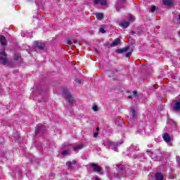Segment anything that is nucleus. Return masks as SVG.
Masks as SVG:
<instances>
[{"label":"nucleus","instance_id":"nucleus-34","mask_svg":"<svg viewBox=\"0 0 180 180\" xmlns=\"http://www.w3.org/2000/svg\"><path fill=\"white\" fill-rule=\"evenodd\" d=\"M95 180H99V179L98 177H96Z\"/></svg>","mask_w":180,"mask_h":180},{"label":"nucleus","instance_id":"nucleus-10","mask_svg":"<svg viewBox=\"0 0 180 180\" xmlns=\"http://www.w3.org/2000/svg\"><path fill=\"white\" fill-rule=\"evenodd\" d=\"M0 43L1 46H6V38L4 35L0 36Z\"/></svg>","mask_w":180,"mask_h":180},{"label":"nucleus","instance_id":"nucleus-19","mask_svg":"<svg viewBox=\"0 0 180 180\" xmlns=\"http://www.w3.org/2000/svg\"><path fill=\"white\" fill-rule=\"evenodd\" d=\"M70 154V149L65 150L62 152V155L65 157V155H68Z\"/></svg>","mask_w":180,"mask_h":180},{"label":"nucleus","instance_id":"nucleus-9","mask_svg":"<svg viewBox=\"0 0 180 180\" xmlns=\"http://www.w3.org/2000/svg\"><path fill=\"white\" fill-rule=\"evenodd\" d=\"M129 25L130 23L127 21H122L120 23V26H121V27H123L124 29L129 27Z\"/></svg>","mask_w":180,"mask_h":180},{"label":"nucleus","instance_id":"nucleus-21","mask_svg":"<svg viewBox=\"0 0 180 180\" xmlns=\"http://www.w3.org/2000/svg\"><path fill=\"white\" fill-rule=\"evenodd\" d=\"M14 60H15V61H18V60H20V55L15 54L14 55Z\"/></svg>","mask_w":180,"mask_h":180},{"label":"nucleus","instance_id":"nucleus-18","mask_svg":"<svg viewBox=\"0 0 180 180\" xmlns=\"http://www.w3.org/2000/svg\"><path fill=\"white\" fill-rule=\"evenodd\" d=\"M84 147L83 145H77L75 147L73 148V151H77V150H81Z\"/></svg>","mask_w":180,"mask_h":180},{"label":"nucleus","instance_id":"nucleus-23","mask_svg":"<svg viewBox=\"0 0 180 180\" xmlns=\"http://www.w3.org/2000/svg\"><path fill=\"white\" fill-rule=\"evenodd\" d=\"M129 20H130V22H133L134 20V16L130 15L129 18Z\"/></svg>","mask_w":180,"mask_h":180},{"label":"nucleus","instance_id":"nucleus-29","mask_svg":"<svg viewBox=\"0 0 180 180\" xmlns=\"http://www.w3.org/2000/svg\"><path fill=\"white\" fill-rule=\"evenodd\" d=\"M98 132H95L94 134V137H98Z\"/></svg>","mask_w":180,"mask_h":180},{"label":"nucleus","instance_id":"nucleus-33","mask_svg":"<svg viewBox=\"0 0 180 180\" xmlns=\"http://www.w3.org/2000/svg\"><path fill=\"white\" fill-rule=\"evenodd\" d=\"M128 98H129V99H131V96H129Z\"/></svg>","mask_w":180,"mask_h":180},{"label":"nucleus","instance_id":"nucleus-12","mask_svg":"<svg viewBox=\"0 0 180 180\" xmlns=\"http://www.w3.org/2000/svg\"><path fill=\"white\" fill-rule=\"evenodd\" d=\"M108 144L111 146V147H117V146H120V143L119 142H112L111 141H108Z\"/></svg>","mask_w":180,"mask_h":180},{"label":"nucleus","instance_id":"nucleus-31","mask_svg":"<svg viewBox=\"0 0 180 180\" xmlns=\"http://www.w3.org/2000/svg\"><path fill=\"white\" fill-rule=\"evenodd\" d=\"M133 94L134 95V96H137V91H134L133 92Z\"/></svg>","mask_w":180,"mask_h":180},{"label":"nucleus","instance_id":"nucleus-17","mask_svg":"<svg viewBox=\"0 0 180 180\" xmlns=\"http://www.w3.org/2000/svg\"><path fill=\"white\" fill-rule=\"evenodd\" d=\"M72 164H73V165H75V161L68 162L66 163V165H67L68 169H71V165H72Z\"/></svg>","mask_w":180,"mask_h":180},{"label":"nucleus","instance_id":"nucleus-3","mask_svg":"<svg viewBox=\"0 0 180 180\" xmlns=\"http://www.w3.org/2000/svg\"><path fill=\"white\" fill-rule=\"evenodd\" d=\"M63 95H65L66 101H68L70 103H73L74 98H72V96H71V94H70V91H68L67 88L63 89Z\"/></svg>","mask_w":180,"mask_h":180},{"label":"nucleus","instance_id":"nucleus-15","mask_svg":"<svg viewBox=\"0 0 180 180\" xmlns=\"http://www.w3.org/2000/svg\"><path fill=\"white\" fill-rule=\"evenodd\" d=\"M118 44H120V39L117 38L112 44L111 46L115 47V46H118Z\"/></svg>","mask_w":180,"mask_h":180},{"label":"nucleus","instance_id":"nucleus-13","mask_svg":"<svg viewBox=\"0 0 180 180\" xmlns=\"http://www.w3.org/2000/svg\"><path fill=\"white\" fill-rule=\"evenodd\" d=\"M162 2L164 5H166V6H171L172 4H174L172 0H163Z\"/></svg>","mask_w":180,"mask_h":180},{"label":"nucleus","instance_id":"nucleus-22","mask_svg":"<svg viewBox=\"0 0 180 180\" xmlns=\"http://www.w3.org/2000/svg\"><path fill=\"white\" fill-rule=\"evenodd\" d=\"M155 9H157V7H155V6H153L152 7H150V12H155Z\"/></svg>","mask_w":180,"mask_h":180},{"label":"nucleus","instance_id":"nucleus-28","mask_svg":"<svg viewBox=\"0 0 180 180\" xmlns=\"http://www.w3.org/2000/svg\"><path fill=\"white\" fill-rule=\"evenodd\" d=\"M99 31L101 32V33H105V30L103 28H100Z\"/></svg>","mask_w":180,"mask_h":180},{"label":"nucleus","instance_id":"nucleus-25","mask_svg":"<svg viewBox=\"0 0 180 180\" xmlns=\"http://www.w3.org/2000/svg\"><path fill=\"white\" fill-rule=\"evenodd\" d=\"M76 82H77V84H82V79H77L76 80Z\"/></svg>","mask_w":180,"mask_h":180},{"label":"nucleus","instance_id":"nucleus-1","mask_svg":"<svg viewBox=\"0 0 180 180\" xmlns=\"http://www.w3.org/2000/svg\"><path fill=\"white\" fill-rule=\"evenodd\" d=\"M116 169L118 172L117 173L114 174L115 178H120L121 176H123L124 174H126V170L124 169V166L122 165H118L116 167Z\"/></svg>","mask_w":180,"mask_h":180},{"label":"nucleus","instance_id":"nucleus-26","mask_svg":"<svg viewBox=\"0 0 180 180\" xmlns=\"http://www.w3.org/2000/svg\"><path fill=\"white\" fill-rule=\"evenodd\" d=\"M176 162L180 165V157L176 156Z\"/></svg>","mask_w":180,"mask_h":180},{"label":"nucleus","instance_id":"nucleus-4","mask_svg":"<svg viewBox=\"0 0 180 180\" xmlns=\"http://www.w3.org/2000/svg\"><path fill=\"white\" fill-rule=\"evenodd\" d=\"M90 167L94 172H101L102 171V169L96 163H91Z\"/></svg>","mask_w":180,"mask_h":180},{"label":"nucleus","instance_id":"nucleus-14","mask_svg":"<svg viewBox=\"0 0 180 180\" xmlns=\"http://www.w3.org/2000/svg\"><path fill=\"white\" fill-rule=\"evenodd\" d=\"M43 130H44V127L38 126L35 130V133L37 134L39 133H44V131H43Z\"/></svg>","mask_w":180,"mask_h":180},{"label":"nucleus","instance_id":"nucleus-27","mask_svg":"<svg viewBox=\"0 0 180 180\" xmlns=\"http://www.w3.org/2000/svg\"><path fill=\"white\" fill-rule=\"evenodd\" d=\"M131 52H128L126 53V57H131Z\"/></svg>","mask_w":180,"mask_h":180},{"label":"nucleus","instance_id":"nucleus-8","mask_svg":"<svg viewBox=\"0 0 180 180\" xmlns=\"http://www.w3.org/2000/svg\"><path fill=\"white\" fill-rule=\"evenodd\" d=\"M162 138L166 143H169V141H171V136H169V134H168V133L164 134Z\"/></svg>","mask_w":180,"mask_h":180},{"label":"nucleus","instance_id":"nucleus-11","mask_svg":"<svg viewBox=\"0 0 180 180\" xmlns=\"http://www.w3.org/2000/svg\"><path fill=\"white\" fill-rule=\"evenodd\" d=\"M129 49H130V47L126 46L125 48H123V49H117L115 51V52L119 53L120 54H121V53H126V51H127Z\"/></svg>","mask_w":180,"mask_h":180},{"label":"nucleus","instance_id":"nucleus-5","mask_svg":"<svg viewBox=\"0 0 180 180\" xmlns=\"http://www.w3.org/2000/svg\"><path fill=\"white\" fill-rule=\"evenodd\" d=\"M94 5H98V4H101L103 6H105L108 4V1L106 0H94Z\"/></svg>","mask_w":180,"mask_h":180},{"label":"nucleus","instance_id":"nucleus-30","mask_svg":"<svg viewBox=\"0 0 180 180\" xmlns=\"http://www.w3.org/2000/svg\"><path fill=\"white\" fill-rule=\"evenodd\" d=\"M132 117L134 119L136 117V112L133 111Z\"/></svg>","mask_w":180,"mask_h":180},{"label":"nucleus","instance_id":"nucleus-2","mask_svg":"<svg viewBox=\"0 0 180 180\" xmlns=\"http://www.w3.org/2000/svg\"><path fill=\"white\" fill-rule=\"evenodd\" d=\"M0 64H2V65H6V64H9V61L6 58V52H5V50L0 52Z\"/></svg>","mask_w":180,"mask_h":180},{"label":"nucleus","instance_id":"nucleus-16","mask_svg":"<svg viewBox=\"0 0 180 180\" xmlns=\"http://www.w3.org/2000/svg\"><path fill=\"white\" fill-rule=\"evenodd\" d=\"M96 17L98 20H102L103 19V13H96Z\"/></svg>","mask_w":180,"mask_h":180},{"label":"nucleus","instance_id":"nucleus-32","mask_svg":"<svg viewBox=\"0 0 180 180\" xmlns=\"http://www.w3.org/2000/svg\"><path fill=\"white\" fill-rule=\"evenodd\" d=\"M96 131H99V127L96 128Z\"/></svg>","mask_w":180,"mask_h":180},{"label":"nucleus","instance_id":"nucleus-6","mask_svg":"<svg viewBox=\"0 0 180 180\" xmlns=\"http://www.w3.org/2000/svg\"><path fill=\"white\" fill-rule=\"evenodd\" d=\"M34 46L35 49H39V50H43V49H44V44L37 41L34 43Z\"/></svg>","mask_w":180,"mask_h":180},{"label":"nucleus","instance_id":"nucleus-24","mask_svg":"<svg viewBox=\"0 0 180 180\" xmlns=\"http://www.w3.org/2000/svg\"><path fill=\"white\" fill-rule=\"evenodd\" d=\"M93 110L94 112H98V107H97V105H94L93 106Z\"/></svg>","mask_w":180,"mask_h":180},{"label":"nucleus","instance_id":"nucleus-7","mask_svg":"<svg viewBox=\"0 0 180 180\" xmlns=\"http://www.w3.org/2000/svg\"><path fill=\"white\" fill-rule=\"evenodd\" d=\"M155 180H164V174L162 173H156L155 174Z\"/></svg>","mask_w":180,"mask_h":180},{"label":"nucleus","instance_id":"nucleus-20","mask_svg":"<svg viewBox=\"0 0 180 180\" xmlns=\"http://www.w3.org/2000/svg\"><path fill=\"white\" fill-rule=\"evenodd\" d=\"M129 150H135L136 151H137V150H139V146H131L129 147Z\"/></svg>","mask_w":180,"mask_h":180}]
</instances>
